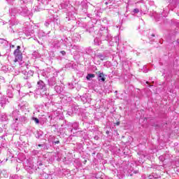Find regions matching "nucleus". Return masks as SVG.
<instances>
[{"instance_id": "obj_1", "label": "nucleus", "mask_w": 179, "mask_h": 179, "mask_svg": "<svg viewBox=\"0 0 179 179\" xmlns=\"http://www.w3.org/2000/svg\"><path fill=\"white\" fill-rule=\"evenodd\" d=\"M13 116L15 118V121H20V122H26L27 121V117L24 115H20L19 114V110H15L12 113Z\"/></svg>"}, {"instance_id": "obj_2", "label": "nucleus", "mask_w": 179, "mask_h": 179, "mask_svg": "<svg viewBox=\"0 0 179 179\" xmlns=\"http://www.w3.org/2000/svg\"><path fill=\"white\" fill-rule=\"evenodd\" d=\"M15 59L14 62H19L23 59V54L20 52V46H17L14 51Z\"/></svg>"}, {"instance_id": "obj_3", "label": "nucleus", "mask_w": 179, "mask_h": 179, "mask_svg": "<svg viewBox=\"0 0 179 179\" xmlns=\"http://www.w3.org/2000/svg\"><path fill=\"white\" fill-rule=\"evenodd\" d=\"M38 89L40 90H47V88H45V83L43 80H39L37 83Z\"/></svg>"}, {"instance_id": "obj_4", "label": "nucleus", "mask_w": 179, "mask_h": 179, "mask_svg": "<svg viewBox=\"0 0 179 179\" xmlns=\"http://www.w3.org/2000/svg\"><path fill=\"white\" fill-rule=\"evenodd\" d=\"M48 82L49 86H54L57 83L55 78L54 77L50 78Z\"/></svg>"}, {"instance_id": "obj_5", "label": "nucleus", "mask_w": 179, "mask_h": 179, "mask_svg": "<svg viewBox=\"0 0 179 179\" xmlns=\"http://www.w3.org/2000/svg\"><path fill=\"white\" fill-rule=\"evenodd\" d=\"M5 104H6V98H5V96H1L0 106H1V107H3V106H5Z\"/></svg>"}, {"instance_id": "obj_6", "label": "nucleus", "mask_w": 179, "mask_h": 179, "mask_svg": "<svg viewBox=\"0 0 179 179\" xmlns=\"http://www.w3.org/2000/svg\"><path fill=\"white\" fill-rule=\"evenodd\" d=\"M98 78H99V80H101V82L106 81V78L104 77V73H103L99 72Z\"/></svg>"}, {"instance_id": "obj_7", "label": "nucleus", "mask_w": 179, "mask_h": 179, "mask_svg": "<svg viewBox=\"0 0 179 179\" xmlns=\"http://www.w3.org/2000/svg\"><path fill=\"white\" fill-rule=\"evenodd\" d=\"M73 129H71V132L73 131H78V129L79 128V124L78 122H75L72 124Z\"/></svg>"}, {"instance_id": "obj_8", "label": "nucleus", "mask_w": 179, "mask_h": 179, "mask_svg": "<svg viewBox=\"0 0 179 179\" xmlns=\"http://www.w3.org/2000/svg\"><path fill=\"white\" fill-rule=\"evenodd\" d=\"M55 92H57V93H61V92H62L63 89H62V87H61V86L56 85L55 87Z\"/></svg>"}, {"instance_id": "obj_9", "label": "nucleus", "mask_w": 179, "mask_h": 179, "mask_svg": "<svg viewBox=\"0 0 179 179\" xmlns=\"http://www.w3.org/2000/svg\"><path fill=\"white\" fill-rule=\"evenodd\" d=\"M21 15L22 16H27L29 15V10H27V8H24L22 12H21Z\"/></svg>"}, {"instance_id": "obj_10", "label": "nucleus", "mask_w": 179, "mask_h": 179, "mask_svg": "<svg viewBox=\"0 0 179 179\" xmlns=\"http://www.w3.org/2000/svg\"><path fill=\"white\" fill-rule=\"evenodd\" d=\"M96 57L101 59V61H104V59H106V56L102 54H98L96 55Z\"/></svg>"}, {"instance_id": "obj_11", "label": "nucleus", "mask_w": 179, "mask_h": 179, "mask_svg": "<svg viewBox=\"0 0 179 179\" xmlns=\"http://www.w3.org/2000/svg\"><path fill=\"white\" fill-rule=\"evenodd\" d=\"M113 43H115L116 44H118V41H120V37L119 36H115L114 38H112Z\"/></svg>"}, {"instance_id": "obj_12", "label": "nucleus", "mask_w": 179, "mask_h": 179, "mask_svg": "<svg viewBox=\"0 0 179 179\" xmlns=\"http://www.w3.org/2000/svg\"><path fill=\"white\" fill-rule=\"evenodd\" d=\"M32 55L34 58H40L41 57L40 53H38L37 51L34 52Z\"/></svg>"}, {"instance_id": "obj_13", "label": "nucleus", "mask_w": 179, "mask_h": 179, "mask_svg": "<svg viewBox=\"0 0 179 179\" xmlns=\"http://www.w3.org/2000/svg\"><path fill=\"white\" fill-rule=\"evenodd\" d=\"M19 11L17 10V8H12L11 9V15L12 16H15V15H16V13H18Z\"/></svg>"}, {"instance_id": "obj_14", "label": "nucleus", "mask_w": 179, "mask_h": 179, "mask_svg": "<svg viewBox=\"0 0 179 179\" xmlns=\"http://www.w3.org/2000/svg\"><path fill=\"white\" fill-rule=\"evenodd\" d=\"M94 76H95L94 74L89 73L87 75L86 79L87 80H90V79H92V78H94Z\"/></svg>"}, {"instance_id": "obj_15", "label": "nucleus", "mask_w": 179, "mask_h": 179, "mask_svg": "<svg viewBox=\"0 0 179 179\" xmlns=\"http://www.w3.org/2000/svg\"><path fill=\"white\" fill-rule=\"evenodd\" d=\"M7 95L8 96V97H9L10 99L13 98V94L12 93V90H8V91H7Z\"/></svg>"}, {"instance_id": "obj_16", "label": "nucleus", "mask_w": 179, "mask_h": 179, "mask_svg": "<svg viewBox=\"0 0 179 179\" xmlns=\"http://www.w3.org/2000/svg\"><path fill=\"white\" fill-rule=\"evenodd\" d=\"M6 120H8V117L6 116V115H1V121H6Z\"/></svg>"}, {"instance_id": "obj_17", "label": "nucleus", "mask_w": 179, "mask_h": 179, "mask_svg": "<svg viewBox=\"0 0 179 179\" xmlns=\"http://www.w3.org/2000/svg\"><path fill=\"white\" fill-rule=\"evenodd\" d=\"M32 120L35 121L36 124H40V120L37 117H32Z\"/></svg>"}, {"instance_id": "obj_18", "label": "nucleus", "mask_w": 179, "mask_h": 179, "mask_svg": "<svg viewBox=\"0 0 179 179\" xmlns=\"http://www.w3.org/2000/svg\"><path fill=\"white\" fill-rule=\"evenodd\" d=\"M87 31H89V33H93L94 31V28L91 27V28L87 29Z\"/></svg>"}, {"instance_id": "obj_19", "label": "nucleus", "mask_w": 179, "mask_h": 179, "mask_svg": "<svg viewBox=\"0 0 179 179\" xmlns=\"http://www.w3.org/2000/svg\"><path fill=\"white\" fill-rule=\"evenodd\" d=\"M25 87H28V89H30V87H31V84L29 82H27L26 84H25Z\"/></svg>"}, {"instance_id": "obj_20", "label": "nucleus", "mask_w": 179, "mask_h": 179, "mask_svg": "<svg viewBox=\"0 0 179 179\" xmlns=\"http://www.w3.org/2000/svg\"><path fill=\"white\" fill-rule=\"evenodd\" d=\"M71 48H72V50H79V46L71 45Z\"/></svg>"}, {"instance_id": "obj_21", "label": "nucleus", "mask_w": 179, "mask_h": 179, "mask_svg": "<svg viewBox=\"0 0 179 179\" xmlns=\"http://www.w3.org/2000/svg\"><path fill=\"white\" fill-rule=\"evenodd\" d=\"M33 73H34L33 71H29L27 73V75L29 76H33Z\"/></svg>"}, {"instance_id": "obj_22", "label": "nucleus", "mask_w": 179, "mask_h": 179, "mask_svg": "<svg viewBox=\"0 0 179 179\" xmlns=\"http://www.w3.org/2000/svg\"><path fill=\"white\" fill-rule=\"evenodd\" d=\"M133 12H134V13H139V9L138 8H134Z\"/></svg>"}, {"instance_id": "obj_23", "label": "nucleus", "mask_w": 179, "mask_h": 179, "mask_svg": "<svg viewBox=\"0 0 179 179\" xmlns=\"http://www.w3.org/2000/svg\"><path fill=\"white\" fill-rule=\"evenodd\" d=\"M5 41H6V40H5L3 38H0V43H1V44H3L5 43Z\"/></svg>"}, {"instance_id": "obj_24", "label": "nucleus", "mask_w": 179, "mask_h": 179, "mask_svg": "<svg viewBox=\"0 0 179 179\" xmlns=\"http://www.w3.org/2000/svg\"><path fill=\"white\" fill-rule=\"evenodd\" d=\"M45 26H46V27H48V26H50V22H45Z\"/></svg>"}, {"instance_id": "obj_25", "label": "nucleus", "mask_w": 179, "mask_h": 179, "mask_svg": "<svg viewBox=\"0 0 179 179\" xmlns=\"http://www.w3.org/2000/svg\"><path fill=\"white\" fill-rule=\"evenodd\" d=\"M60 52L62 55H66V52L64 50L61 51Z\"/></svg>"}, {"instance_id": "obj_26", "label": "nucleus", "mask_w": 179, "mask_h": 179, "mask_svg": "<svg viewBox=\"0 0 179 179\" xmlns=\"http://www.w3.org/2000/svg\"><path fill=\"white\" fill-rule=\"evenodd\" d=\"M15 179H21L17 175L14 176Z\"/></svg>"}, {"instance_id": "obj_27", "label": "nucleus", "mask_w": 179, "mask_h": 179, "mask_svg": "<svg viewBox=\"0 0 179 179\" xmlns=\"http://www.w3.org/2000/svg\"><path fill=\"white\" fill-rule=\"evenodd\" d=\"M159 160H162V162H163V160H164V157H163V156H160V157H159Z\"/></svg>"}, {"instance_id": "obj_28", "label": "nucleus", "mask_w": 179, "mask_h": 179, "mask_svg": "<svg viewBox=\"0 0 179 179\" xmlns=\"http://www.w3.org/2000/svg\"><path fill=\"white\" fill-rule=\"evenodd\" d=\"M46 179H52V178H51V176L50 175H47V178Z\"/></svg>"}, {"instance_id": "obj_29", "label": "nucleus", "mask_w": 179, "mask_h": 179, "mask_svg": "<svg viewBox=\"0 0 179 179\" xmlns=\"http://www.w3.org/2000/svg\"><path fill=\"white\" fill-rule=\"evenodd\" d=\"M0 132H3V129L1 127H0Z\"/></svg>"}, {"instance_id": "obj_30", "label": "nucleus", "mask_w": 179, "mask_h": 179, "mask_svg": "<svg viewBox=\"0 0 179 179\" xmlns=\"http://www.w3.org/2000/svg\"><path fill=\"white\" fill-rule=\"evenodd\" d=\"M95 16H100V14L95 13Z\"/></svg>"}, {"instance_id": "obj_31", "label": "nucleus", "mask_w": 179, "mask_h": 179, "mask_svg": "<svg viewBox=\"0 0 179 179\" xmlns=\"http://www.w3.org/2000/svg\"><path fill=\"white\" fill-rule=\"evenodd\" d=\"M116 125H120V122H117L116 123Z\"/></svg>"}, {"instance_id": "obj_32", "label": "nucleus", "mask_w": 179, "mask_h": 179, "mask_svg": "<svg viewBox=\"0 0 179 179\" xmlns=\"http://www.w3.org/2000/svg\"><path fill=\"white\" fill-rule=\"evenodd\" d=\"M55 143H59V141H56Z\"/></svg>"}, {"instance_id": "obj_33", "label": "nucleus", "mask_w": 179, "mask_h": 179, "mask_svg": "<svg viewBox=\"0 0 179 179\" xmlns=\"http://www.w3.org/2000/svg\"><path fill=\"white\" fill-rule=\"evenodd\" d=\"M36 138H40V135L36 136Z\"/></svg>"}, {"instance_id": "obj_34", "label": "nucleus", "mask_w": 179, "mask_h": 179, "mask_svg": "<svg viewBox=\"0 0 179 179\" xmlns=\"http://www.w3.org/2000/svg\"><path fill=\"white\" fill-rule=\"evenodd\" d=\"M146 83H147V85H149V82L147 81Z\"/></svg>"}, {"instance_id": "obj_35", "label": "nucleus", "mask_w": 179, "mask_h": 179, "mask_svg": "<svg viewBox=\"0 0 179 179\" xmlns=\"http://www.w3.org/2000/svg\"><path fill=\"white\" fill-rule=\"evenodd\" d=\"M152 37H155V34H152Z\"/></svg>"}, {"instance_id": "obj_36", "label": "nucleus", "mask_w": 179, "mask_h": 179, "mask_svg": "<svg viewBox=\"0 0 179 179\" xmlns=\"http://www.w3.org/2000/svg\"><path fill=\"white\" fill-rule=\"evenodd\" d=\"M41 135H43V134L41 133V134H40V136H41Z\"/></svg>"}, {"instance_id": "obj_37", "label": "nucleus", "mask_w": 179, "mask_h": 179, "mask_svg": "<svg viewBox=\"0 0 179 179\" xmlns=\"http://www.w3.org/2000/svg\"><path fill=\"white\" fill-rule=\"evenodd\" d=\"M152 85H149V87H150Z\"/></svg>"}, {"instance_id": "obj_38", "label": "nucleus", "mask_w": 179, "mask_h": 179, "mask_svg": "<svg viewBox=\"0 0 179 179\" xmlns=\"http://www.w3.org/2000/svg\"><path fill=\"white\" fill-rule=\"evenodd\" d=\"M0 90H1V86H0Z\"/></svg>"}]
</instances>
